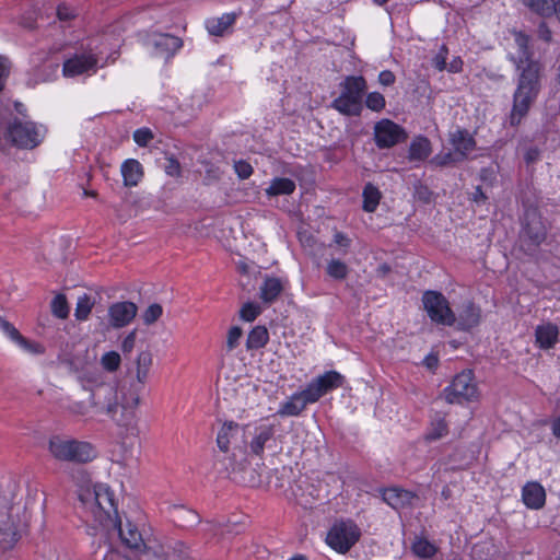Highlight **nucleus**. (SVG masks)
I'll list each match as a JSON object with an SVG mask.
<instances>
[{"mask_svg":"<svg viewBox=\"0 0 560 560\" xmlns=\"http://www.w3.org/2000/svg\"><path fill=\"white\" fill-rule=\"evenodd\" d=\"M248 425H241L234 421H225L217 436V445L224 454L218 459L223 470L233 481L247 487H256L260 483L255 469L248 468L247 460V433Z\"/></svg>","mask_w":560,"mask_h":560,"instance_id":"f257e3e1","label":"nucleus"},{"mask_svg":"<svg viewBox=\"0 0 560 560\" xmlns=\"http://www.w3.org/2000/svg\"><path fill=\"white\" fill-rule=\"evenodd\" d=\"M91 404L106 413L117 425L126 430L137 428V409L140 405L139 388L121 386L115 388L109 384L97 386L91 393Z\"/></svg>","mask_w":560,"mask_h":560,"instance_id":"f03ea898","label":"nucleus"},{"mask_svg":"<svg viewBox=\"0 0 560 560\" xmlns=\"http://www.w3.org/2000/svg\"><path fill=\"white\" fill-rule=\"evenodd\" d=\"M518 70L517 86L513 94V104L509 116V124L512 127L521 125L541 89L540 74L542 66L539 62H529Z\"/></svg>","mask_w":560,"mask_h":560,"instance_id":"7ed1b4c3","label":"nucleus"},{"mask_svg":"<svg viewBox=\"0 0 560 560\" xmlns=\"http://www.w3.org/2000/svg\"><path fill=\"white\" fill-rule=\"evenodd\" d=\"M47 450L55 460L74 465L90 463L97 456L92 443L59 434L49 438Z\"/></svg>","mask_w":560,"mask_h":560,"instance_id":"20e7f679","label":"nucleus"},{"mask_svg":"<svg viewBox=\"0 0 560 560\" xmlns=\"http://www.w3.org/2000/svg\"><path fill=\"white\" fill-rule=\"evenodd\" d=\"M79 499L91 511L98 524L103 526L116 525L117 508L114 493L108 487L97 485L93 489H81Z\"/></svg>","mask_w":560,"mask_h":560,"instance_id":"39448f33","label":"nucleus"},{"mask_svg":"<svg viewBox=\"0 0 560 560\" xmlns=\"http://www.w3.org/2000/svg\"><path fill=\"white\" fill-rule=\"evenodd\" d=\"M42 138L34 122L15 118L4 129L0 128V151H4L9 144L19 149H34L42 142Z\"/></svg>","mask_w":560,"mask_h":560,"instance_id":"423d86ee","label":"nucleus"},{"mask_svg":"<svg viewBox=\"0 0 560 560\" xmlns=\"http://www.w3.org/2000/svg\"><path fill=\"white\" fill-rule=\"evenodd\" d=\"M340 95L331 103V107L346 116H358L362 110V97L368 89L362 75H349L339 84Z\"/></svg>","mask_w":560,"mask_h":560,"instance_id":"0eeeda50","label":"nucleus"},{"mask_svg":"<svg viewBox=\"0 0 560 560\" xmlns=\"http://www.w3.org/2000/svg\"><path fill=\"white\" fill-rule=\"evenodd\" d=\"M447 404H463L478 399L479 389L471 370L456 374L441 395Z\"/></svg>","mask_w":560,"mask_h":560,"instance_id":"6e6552de","label":"nucleus"},{"mask_svg":"<svg viewBox=\"0 0 560 560\" xmlns=\"http://www.w3.org/2000/svg\"><path fill=\"white\" fill-rule=\"evenodd\" d=\"M423 308L433 323L454 326L456 315L446 298L439 291H425L422 295Z\"/></svg>","mask_w":560,"mask_h":560,"instance_id":"1a4fd4ad","label":"nucleus"},{"mask_svg":"<svg viewBox=\"0 0 560 560\" xmlns=\"http://www.w3.org/2000/svg\"><path fill=\"white\" fill-rule=\"evenodd\" d=\"M360 529L352 521H340L329 529L326 542L334 550L346 553L360 538Z\"/></svg>","mask_w":560,"mask_h":560,"instance_id":"9d476101","label":"nucleus"},{"mask_svg":"<svg viewBox=\"0 0 560 560\" xmlns=\"http://www.w3.org/2000/svg\"><path fill=\"white\" fill-rule=\"evenodd\" d=\"M408 135L398 124L382 119L374 126V140L378 149H388L407 140Z\"/></svg>","mask_w":560,"mask_h":560,"instance_id":"9b49d317","label":"nucleus"},{"mask_svg":"<svg viewBox=\"0 0 560 560\" xmlns=\"http://www.w3.org/2000/svg\"><path fill=\"white\" fill-rule=\"evenodd\" d=\"M138 306L130 301L115 302L108 306L109 326L119 329L128 326L137 316Z\"/></svg>","mask_w":560,"mask_h":560,"instance_id":"f8f14e48","label":"nucleus"},{"mask_svg":"<svg viewBox=\"0 0 560 560\" xmlns=\"http://www.w3.org/2000/svg\"><path fill=\"white\" fill-rule=\"evenodd\" d=\"M97 66V59L93 55H74L72 58L67 59L63 62L62 72L65 77H77L95 70Z\"/></svg>","mask_w":560,"mask_h":560,"instance_id":"ddd939ff","label":"nucleus"},{"mask_svg":"<svg viewBox=\"0 0 560 560\" xmlns=\"http://www.w3.org/2000/svg\"><path fill=\"white\" fill-rule=\"evenodd\" d=\"M0 329L18 346H20L23 350L33 353V354H42L45 351V348L35 341L26 339L21 332L14 327L13 324L8 322L5 318L0 316Z\"/></svg>","mask_w":560,"mask_h":560,"instance_id":"4468645a","label":"nucleus"},{"mask_svg":"<svg viewBox=\"0 0 560 560\" xmlns=\"http://www.w3.org/2000/svg\"><path fill=\"white\" fill-rule=\"evenodd\" d=\"M119 537L124 545L129 548L132 552L139 551L140 548L144 547V541L138 527L129 521L122 525L121 521L116 518V525Z\"/></svg>","mask_w":560,"mask_h":560,"instance_id":"2eb2a0df","label":"nucleus"},{"mask_svg":"<svg viewBox=\"0 0 560 560\" xmlns=\"http://www.w3.org/2000/svg\"><path fill=\"white\" fill-rule=\"evenodd\" d=\"M481 320V310L474 302L468 301L463 305L458 316H456V328L468 331L479 325Z\"/></svg>","mask_w":560,"mask_h":560,"instance_id":"dca6fc26","label":"nucleus"},{"mask_svg":"<svg viewBox=\"0 0 560 560\" xmlns=\"http://www.w3.org/2000/svg\"><path fill=\"white\" fill-rule=\"evenodd\" d=\"M152 363L153 357L151 351H140L136 359V382L131 383L128 387L139 388V394H141L149 378Z\"/></svg>","mask_w":560,"mask_h":560,"instance_id":"f3484780","label":"nucleus"},{"mask_svg":"<svg viewBox=\"0 0 560 560\" xmlns=\"http://www.w3.org/2000/svg\"><path fill=\"white\" fill-rule=\"evenodd\" d=\"M450 142L454 147V152L460 155L463 161L467 158L468 153L476 148L474 137L466 129H457L451 132Z\"/></svg>","mask_w":560,"mask_h":560,"instance_id":"a211bd4d","label":"nucleus"},{"mask_svg":"<svg viewBox=\"0 0 560 560\" xmlns=\"http://www.w3.org/2000/svg\"><path fill=\"white\" fill-rule=\"evenodd\" d=\"M524 234L534 245H539L545 241L547 230L542 221L536 213L526 215Z\"/></svg>","mask_w":560,"mask_h":560,"instance_id":"6ab92c4d","label":"nucleus"},{"mask_svg":"<svg viewBox=\"0 0 560 560\" xmlns=\"http://www.w3.org/2000/svg\"><path fill=\"white\" fill-rule=\"evenodd\" d=\"M523 501L529 509L538 510L544 506L546 493L538 482H528L523 488Z\"/></svg>","mask_w":560,"mask_h":560,"instance_id":"aec40b11","label":"nucleus"},{"mask_svg":"<svg viewBox=\"0 0 560 560\" xmlns=\"http://www.w3.org/2000/svg\"><path fill=\"white\" fill-rule=\"evenodd\" d=\"M156 54L168 58L173 56L183 45L179 37L170 34H160L153 42Z\"/></svg>","mask_w":560,"mask_h":560,"instance_id":"412c9836","label":"nucleus"},{"mask_svg":"<svg viewBox=\"0 0 560 560\" xmlns=\"http://www.w3.org/2000/svg\"><path fill=\"white\" fill-rule=\"evenodd\" d=\"M559 336L558 326L551 323L540 325L535 330L536 342L541 349L552 348Z\"/></svg>","mask_w":560,"mask_h":560,"instance_id":"4be33fe9","label":"nucleus"},{"mask_svg":"<svg viewBox=\"0 0 560 560\" xmlns=\"http://www.w3.org/2000/svg\"><path fill=\"white\" fill-rule=\"evenodd\" d=\"M275 432V427L271 424L257 428L249 443L252 454L260 456L264 453L266 443L273 438Z\"/></svg>","mask_w":560,"mask_h":560,"instance_id":"5701e85b","label":"nucleus"},{"mask_svg":"<svg viewBox=\"0 0 560 560\" xmlns=\"http://www.w3.org/2000/svg\"><path fill=\"white\" fill-rule=\"evenodd\" d=\"M173 522L180 527H191L199 523V515L194 510L183 505L173 506L171 510Z\"/></svg>","mask_w":560,"mask_h":560,"instance_id":"b1692460","label":"nucleus"},{"mask_svg":"<svg viewBox=\"0 0 560 560\" xmlns=\"http://www.w3.org/2000/svg\"><path fill=\"white\" fill-rule=\"evenodd\" d=\"M124 184L127 187L136 186L142 178L143 172L141 164L133 159L127 160L121 165Z\"/></svg>","mask_w":560,"mask_h":560,"instance_id":"393cba45","label":"nucleus"},{"mask_svg":"<svg viewBox=\"0 0 560 560\" xmlns=\"http://www.w3.org/2000/svg\"><path fill=\"white\" fill-rule=\"evenodd\" d=\"M234 13H225L220 18H213L207 21L208 32L213 36H223L224 33L235 23Z\"/></svg>","mask_w":560,"mask_h":560,"instance_id":"a878e982","label":"nucleus"},{"mask_svg":"<svg viewBox=\"0 0 560 560\" xmlns=\"http://www.w3.org/2000/svg\"><path fill=\"white\" fill-rule=\"evenodd\" d=\"M515 43L518 47V57L514 60L517 69L525 67L529 62H537L532 59L533 52L528 47L529 37L526 34L522 32L515 33Z\"/></svg>","mask_w":560,"mask_h":560,"instance_id":"bb28decb","label":"nucleus"},{"mask_svg":"<svg viewBox=\"0 0 560 560\" xmlns=\"http://www.w3.org/2000/svg\"><path fill=\"white\" fill-rule=\"evenodd\" d=\"M283 290L282 281L279 278L270 277L266 278L262 285L260 287V299L265 303L275 302Z\"/></svg>","mask_w":560,"mask_h":560,"instance_id":"cd10ccee","label":"nucleus"},{"mask_svg":"<svg viewBox=\"0 0 560 560\" xmlns=\"http://www.w3.org/2000/svg\"><path fill=\"white\" fill-rule=\"evenodd\" d=\"M343 376L336 371H328L315 380L320 393L325 395L327 392L342 386Z\"/></svg>","mask_w":560,"mask_h":560,"instance_id":"c85d7f7f","label":"nucleus"},{"mask_svg":"<svg viewBox=\"0 0 560 560\" xmlns=\"http://www.w3.org/2000/svg\"><path fill=\"white\" fill-rule=\"evenodd\" d=\"M431 153V143L425 137L416 138L409 147L410 161H423Z\"/></svg>","mask_w":560,"mask_h":560,"instance_id":"c756f323","label":"nucleus"},{"mask_svg":"<svg viewBox=\"0 0 560 560\" xmlns=\"http://www.w3.org/2000/svg\"><path fill=\"white\" fill-rule=\"evenodd\" d=\"M268 340L269 334L267 328L265 326H256L247 336L246 347L248 350H257L265 347Z\"/></svg>","mask_w":560,"mask_h":560,"instance_id":"7c9ffc66","label":"nucleus"},{"mask_svg":"<svg viewBox=\"0 0 560 560\" xmlns=\"http://www.w3.org/2000/svg\"><path fill=\"white\" fill-rule=\"evenodd\" d=\"M295 190V183L287 177L275 178L266 189L268 196L291 195Z\"/></svg>","mask_w":560,"mask_h":560,"instance_id":"2f4dec72","label":"nucleus"},{"mask_svg":"<svg viewBox=\"0 0 560 560\" xmlns=\"http://www.w3.org/2000/svg\"><path fill=\"white\" fill-rule=\"evenodd\" d=\"M127 560H171L170 552L165 551L164 546H160L159 550H152L151 548H140L139 551L135 552V557L129 556Z\"/></svg>","mask_w":560,"mask_h":560,"instance_id":"473e14b6","label":"nucleus"},{"mask_svg":"<svg viewBox=\"0 0 560 560\" xmlns=\"http://www.w3.org/2000/svg\"><path fill=\"white\" fill-rule=\"evenodd\" d=\"M305 408L306 406L303 404L302 399L296 394H293L281 405L277 413L282 417L299 416Z\"/></svg>","mask_w":560,"mask_h":560,"instance_id":"72a5a7b5","label":"nucleus"},{"mask_svg":"<svg viewBox=\"0 0 560 560\" xmlns=\"http://www.w3.org/2000/svg\"><path fill=\"white\" fill-rule=\"evenodd\" d=\"M363 210L366 212L375 211L381 199V191L371 183L366 184L363 189Z\"/></svg>","mask_w":560,"mask_h":560,"instance_id":"f704fd0d","label":"nucleus"},{"mask_svg":"<svg viewBox=\"0 0 560 560\" xmlns=\"http://www.w3.org/2000/svg\"><path fill=\"white\" fill-rule=\"evenodd\" d=\"M524 3L541 16H550L556 11L555 0H524Z\"/></svg>","mask_w":560,"mask_h":560,"instance_id":"c9c22d12","label":"nucleus"},{"mask_svg":"<svg viewBox=\"0 0 560 560\" xmlns=\"http://www.w3.org/2000/svg\"><path fill=\"white\" fill-rule=\"evenodd\" d=\"M94 304L95 301L89 294H83L79 296L74 310L75 318L78 320H86L91 314Z\"/></svg>","mask_w":560,"mask_h":560,"instance_id":"e433bc0d","label":"nucleus"},{"mask_svg":"<svg viewBox=\"0 0 560 560\" xmlns=\"http://www.w3.org/2000/svg\"><path fill=\"white\" fill-rule=\"evenodd\" d=\"M416 495L410 491L402 489H389L385 493V500L393 506H397L399 503H409Z\"/></svg>","mask_w":560,"mask_h":560,"instance_id":"4c0bfd02","label":"nucleus"},{"mask_svg":"<svg viewBox=\"0 0 560 560\" xmlns=\"http://www.w3.org/2000/svg\"><path fill=\"white\" fill-rule=\"evenodd\" d=\"M412 551L416 556L423 559H428L433 557L436 553L438 549L433 544H431L425 538H418L412 544Z\"/></svg>","mask_w":560,"mask_h":560,"instance_id":"58836bf2","label":"nucleus"},{"mask_svg":"<svg viewBox=\"0 0 560 560\" xmlns=\"http://www.w3.org/2000/svg\"><path fill=\"white\" fill-rule=\"evenodd\" d=\"M448 433V425L444 418L432 421L431 427L425 435L428 441H436Z\"/></svg>","mask_w":560,"mask_h":560,"instance_id":"ea45409f","label":"nucleus"},{"mask_svg":"<svg viewBox=\"0 0 560 560\" xmlns=\"http://www.w3.org/2000/svg\"><path fill=\"white\" fill-rule=\"evenodd\" d=\"M459 162H463L462 156L457 155L455 152L448 151L441 152L433 156V159L430 161V164L436 167H445L448 165H455Z\"/></svg>","mask_w":560,"mask_h":560,"instance_id":"a19ab883","label":"nucleus"},{"mask_svg":"<svg viewBox=\"0 0 560 560\" xmlns=\"http://www.w3.org/2000/svg\"><path fill=\"white\" fill-rule=\"evenodd\" d=\"M121 363L120 354L116 351H108L101 358V365L107 372H116Z\"/></svg>","mask_w":560,"mask_h":560,"instance_id":"79ce46f5","label":"nucleus"},{"mask_svg":"<svg viewBox=\"0 0 560 560\" xmlns=\"http://www.w3.org/2000/svg\"><path fill=\"white\" fill-rule=\"evenodd\" d=\"M327 273L336 280H343L348 276V267L339 259H331L327 265Z\"/></svg>","mask_w":560,"mask_h":560,"instance_id":"37998d69","label":"nucleus"},{"mask_svg":"<svg viewBox=\"0 0 560 560\" xmlns=\"http://www.w3.org/2000/svg\"><path fill=\"white\" fill-rule=\"evenodd\" d=\"M51 312L52 314L61 319H65L69 315V306L67 299L63 294H57L51 301Z\"/></svg>","mask_w":560,"mask_h":560,"instance_id":"c03bdc74","label":"nucleus"},{"mask_svg":"<svg viewBox=\"0 0 560 560\" xmlns=\"http://www.w3.org/2000/svg\"><path fill=\"white\" fill-rule=\"evenodd\" d=\"M295 394L302 399L305 406L317 401L323 396L315 381L308 384L304 390Z\"/></svg>","mask_w":560,"mask_h":560,"instance_id":"a18cd8bd","label":"nucleus"},{"mask_svg":"<svg viewBox=\"0 0 560 560\" xmlns=\"http://www.w3.org/2000/svg\"><path fill=\"white\" fill-rule=\"evenodd\" d=\"M170 552L171 560H182L188 555V547L183 541H174L165 548Z\"/></svg>","mask_w":560,"mask_h":560,"instance_id":"49530a36","label":"nucleus"},{"mask_svg":"<svg viewBox=\"0 0 560 560\" xmlns=\"http://www.w3.org/2000/svg\"><path fill=\"white\" fill-rule=\"evenodd\" d=\"M163 314V307L161 304H151L142 314L143 323L145 325L154 324Z\"/></svg>","mask_w":560,"mask_h":560,"instance_id":"de8ad7c7","label":"nucleus"},{"mask_svg":"<svg viewBox=\"0 0 560 560\" xmlns=\"http://www.w3.org/2000/svg\"><path fill=\"white\" fill-rule=\"evenodd\" d=\"M385 97L378 92L368 94L365 105L373 112H381L385 107Z\"/></svg>","mask_w":560,"mask_h":560,"instance_id":"09e8293b","label":"nucleus"},{"mask_svg":"<svg viewBox=\"0 0 560 560\" xmlns=\"http://www.w3.org/2000/svg\"><path fill=\"white\" fill-rule=\"evenodd\" d=\"M260 314V307L254 303H246L240 311V317L246 322H253Z\"/></svg>","mask_w":560,"mask_h":560,"instance_id":"8fccbe9b","label":"nucleus"},{"mask_svg":"<svg viewBox=\"0 0 560 560\" xmlns=\"http://www.w3.org/2000/svg\"><path fill=\"white\" fill-rule=\"evenodd\" d=\"M243 330L238 326H233L229 329L226 336V348L229 351L234 350L240 345V339L242 338Z\"/></svg>","mask_w":560,"mask_h":560,"instance_id":"3c124183","label":"nucleus"},{"mask_svg":"<svg viewBox=\"0 0 560 560\" xmlns=\"http://www.w3.org/2000/svg\"><path fill=\"white\" fill-rule=\"evenodd\" d=\"M415 198L423 203H430L432 201L433 192L430 190V188L427 185H423L421 183H418L415 186Z\"/></svg>","mask_w":560,"mask_h":560,"instance_id":"603ef678","label":"nucleus"},{"mask_svg":"<svg viewBox=\"0 0 560 560\" xmlns=\"http://www.w3.org/2000/svg\"><path fill=\"white\" fill-rule=\"evenodd\" d=\"M153 139V133L149 128L137 129L133 132V140L140 147H145Z\"/></svg>","mask_w":560,"mask_h":560,"instance_id":"864d4df0","label":"nucleus"},{"mask_svg":"<svg viewBox=\"0 0 560 560\" xmlns=\"http://www.w3.org/2000/svg\"><path fill=\"white\" fill-rule=\"evenodd\" d=\"M448 50L445 45H442L440 48V51L435 55V57L432 59V65L434 68H436L439 71H443L446 69V57H447Z\"/></svg>","mask_w":560,"mask_h":560,"instance_id":"5fc2aeb1","label":"nucleus"},{"mask_svg":"<svg viewBox=\"0 0 560 560\" xmlns=\"http://www.w3.org/2000/svg\"><path fill=\"white\" fill-rule=\"evenodd\" d=\"M234 170L241 179H247L253 174L252 165L243 160L235 162Z\"/></svg>","mask_w":560,"mask_h":560,"instance_id":"6e6d98bb","label":"nucleus"},{"mask_svg":"<svg viewBox=\"0 0 560 560\" xmlns=\"http://www.w3.org/2000/svg\"><path fill=\"white\" fill-rule=\"evenodd\" d=\"M136 339H137V330L136 329L131 330L125 337V339L121 342V350L125 354L130 353L133 350V348L136 346Z\"/></svg>","mask_w":560,"mask_h":560,"instance_id":"4d7b16f0","label":"nucleus"},{"mask_svg":"<svg viewBox=\"0 0 560 560\" xmlns=\"http://www.w3.org/2000/svg\"><path fill=\"white\" fill-rule=\"evenodd\" d=\"M165 172L170 176H179L180 174V165L179 162L173 156L167 158L166 165L164 167Z\"/></svg>","mask_w":560,"mask_h":560,"instance_id":"13d9d810","label":"nucleus"},{"mask_svg":"<svg viewBox=\"0 0 560 560\" xmlns=\"http://www.w3.org/2000/svg\"><path fill=\"white\" fill-rule=\"evenodd\" d=\"M10 73V66L5 58L0 56V92L4 88V83Z\"/></svg>","mask_w":560,"mask_h":560,"instance_id":"bf43d9fd","label":"nucleus"},{"mask_svg":"<svg viewBox=\"0 0 560 560\" xmlns=\"http://www.w3.org/2000/svg\"><path fill=\"white\" fill-rule=\"evenodd\" d=\"M396 77L390 70H384L378 74V82L384 86H390L395 83Z\"/></svg>","mask_w":560,"mask_h":560,"instance_id":"052dcab7","label":"nucleus"},{"mask_svg":"<svg viewBox=\"0 0 560 560\" xmlns=\"http://www.w3.org/2000/svg\"><path fill=\"white\" fill-rule=\"evenodd\" d=\"M57 16L61 21H68V20H71L72 18H74V12L69 7H67L65 4H60L57 8Z\"/></svg>","mask_w":560,"mask_h":560,"instance_id":"680f3d73","label":"nucleus"},{"mask_svg":"<svg viewBox=\"0 0 560 560\" xmlns=\"http://www.w3.org/2000/svg\"><path fill=\"white\" fill-rule=\"evenodd\" d=\"M540 155V150L537 147H530L526 150L524 154V160L527 164L535 163Z\"/></svg>","mask_w":560,"mask_h":560,"instance_id":"e2e57ef3","label":"nucleus"},{"mask_svg":"<svg viewBox=\"0 0 560 560\" xmlns=\"http://www.w3.org/2000/svg\"><path fill=\"white\" fill-rule=\"evenodd\" d=\"M69 409L73 415L78 416H85L89 411V407L83 401L73 402Z\"/></svg>","mask_w":560,"mask_h":560,"instance_id":"0e129e2a","label":"nucleus"},{"mask_svg":"<svg viewBox=\"0 0 560 560\" xmlns=\"http://www.w3.org/2000/svg\"><path fill=\"white\" fill-rule=\"evenodd\" d=\"M71 477L73 479L77 478L78 482L81 483L82 486L90 481L89 475L83 469L71 470Z\"/></svg>","mask_w":560,"mask_h":560,"instance_id":"69168bd1","label":"nucleus"},{"mask_svg":"<svg viewBox=\"0 0 560 560\" xmlns=\"http://www.w3.org/2000/svg\"><path fill=\"white\" fill-rule=\"evenodd\" d=\"M538 36L545 42L551 40V31L545 22H541L538 26Z\"/></svg>","mask_w":560,"mask_h":560,"instance_id":"338daca9","label":"nucleus"},{"mask_svg":"<svg viewBox=\"0 0 560 560\" xmlns=\"http://www.w3.org/2000/svg\"><path fill=\"white\" fill-rule=\"evenodd\" d=\"M463 69V61L459 57L454 58L447 66L446 70L452 73L460 72Z\"/></svg>","mask_w":560,"mask_h":560,"instance_id":"774afa93","label":"nucleus"}]
</instances>
